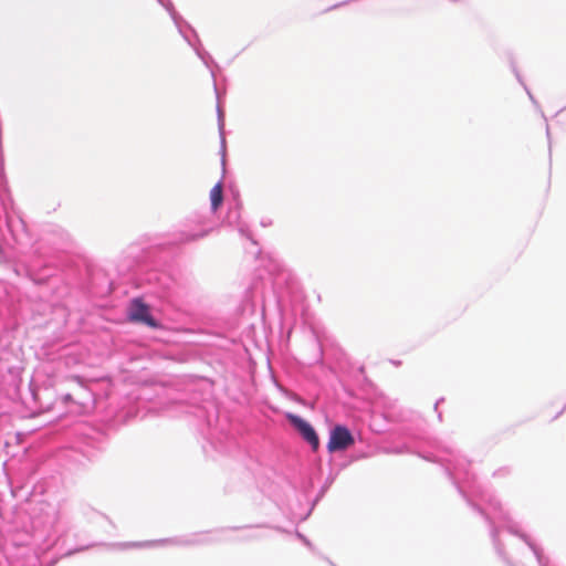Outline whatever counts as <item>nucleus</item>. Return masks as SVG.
I'll return each instance as SVG.
<instances>
[{"instance_id": "f03ea898", "label": "nucleus", "mask_w": 566, "mask_h": 566, "mask_svg": "<svg viewBox=\"0 0 566 566\" xmlns=\"http://www.w3.org/2000/svg\"><path fill=\"white\" fill-rule=\"evenodd\" d=\"M355 442L350 431L344 426H336L329 436L327 449L331 452L345 450Z\"/></svg>"}, {"instance_id": "f257e3e1", "label": "nucleus", "mask_w": 566, "mask_h": 566, "mask_svg": "<svg viewBox=\"0 0 566 566\" xmlns=\"http://www.w3.org/2000/svg\"><path fill=\"white\" fill-rule=\"evenodd\" d=\"M128 318L132 322L145 324L151 328L159 327V323L150 314L149 306L139 298L132 301Z\"/></svg>"}, {"instance_id": "20e7f679", "label": "nucleus", "mask_w": 566, "mask_h": 566, "mask_svg": "<svg viewBox=\"0 0 566 566\" xmlns=\"http://www.w3.org/2000/svg\"><path fill=\"white\" fill-rule=\"evenodd\" d=\"M210 200L212 210L217 211L223 202V190L222 185L220 182L214 185L213 188L211 189Z\"/></svg>"}, {"instance_id": "39448f33", "label": "nucleus", "mask_w": 566, "mask_h": 566, "mask_svg": "<svg viewBox=\"0 0 566 566\" xmlns=\"http://www.w3.org/2000/svg\"><path fill=\"white\" fill-rule=\"evenodd\" d=\"M205 234H206V233L191 235V238H189V240H191V241L197 240V239H199V238H202Z\"/></svg>"}, {"instance_id": "7ed1b4c3", "label": "nucleus", "mask_w": 566, "mask_h": 566, "mask_svg": "<svg viewBox=\"0 0 566 566\" xmlns=\"http://www.w3.org/2000/svg\"><path fill=\"white\" fill-rule=\"evenodd\" d=\"M286 418L298 430L302 437L311 444L312 449L316 451L319 447V439L314 428L304 419L294 413H287Z\"/></svg>"}]
</instances>
